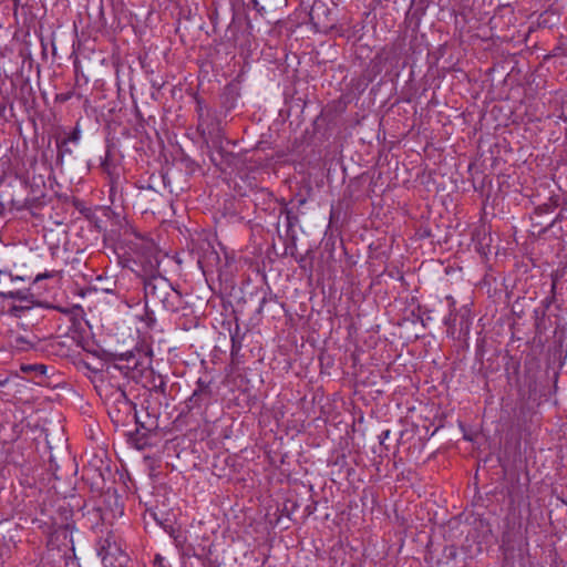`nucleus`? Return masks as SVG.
Returning a JSON list of instances; mask_svg holds the SVG:
<instances>
[{
  "mask_svg": "<svg viewBox=\"0 0 567 567\" xmlns=\"http://www.w3.org/2000/svg\"><path fill=\"white\" fill-rule=\"evenodd\" d=\"M142 269L135 270L143 280L145 308L177 312L183 308L182 293L159 274V259L153 251L140 261Z\"/></svg>",
  "mask_w": 567,
  "mask_h": 567,
  "instance_id": "f257e3e1",
  "label": "nucleus"
},
{
  "mask_svg": "<svg viewBox=\"0 0 567 567\" xmlns=\"http://www.w3.org/2000/svg\"><path fill=\"white\" fill-rule=\"evenodd\" d=\"M100 396L104 401L109 417L116 427L127 426L135 419V403L127 398L120 385L114 386L111 383L103 385Z\"/></svg>",
  "mask_w": 567,
  "mask_h": 567,
  "instance_id": "f03ea898",
  "label": "nucleus"
},
{
  "mask_svg": "<svg viewBox=\"0 0 567 567\" xmlns=\"http://www.w3.org/2000/svg\"><path fill=\"white\" fill-rule=\"evenodd\" d=\"M215 401L212 380L199 378L195 383V389L190 396L184 402V409L181 411L178 419L197 414L204 416L208 406Z\"/></svg>",
  "mask_w": 567,
  "mask_h": 567,
  "instance_id": "7ed1b4c3",
  "label": "nucleus"
},
{
  "mask_svg": "<svg viewBox=\"0 0 567 567\" xmlns=\"http://www.w3.org/2000/svg\"><path fill=\"white\" fill-rule=\"evenodd\" d=\"M97 553L103 567H127L130 558L113 534L100 540Z\"/></svg>",
  "mask_w": 567,
  "mask_h": 567,
  "instance_id": "20e7f679",
  "label": "nucleus"
},
{
  "mask_svg": "<svg viewBox=\"0 0 567 567\" xmlns=\"http://www.w3.org/2000/svg\"><path fill=\"white\" fill-rule=\"evenodd\" d=\"M118 360L124 361L127 368H131V374L128 379H136L144 369L148 368L152 363V350L147 349H135L134 351H127L118 354Z\"/></svg>",
  "mask_w": 567,
  "mask_h": 567,
  "instance_id": "39448f33",
  "label": "nucleus"
},
{
  "mask_svg": "<svg viewBox=\"0 0 567 567\" xmlns=\"http://www.w3.org/2000/svg\"><path fill=\"white\" fill-rule=\"evenodd\" d=\"M164 530L173 538L174 545L179 550L183 557H190L195 555V548L188 544L186 532L181 527H174L173 525H164L159 523Z\"/></svg>",
  "mask_w": 567,
  "mask_h": 567,
  "instance_id": "423d86ee",
  "label": "nucleus"
},
{
  "mask_svg": "<svg viewBox=\"0 0 567 567\" xmlns=\"http://www.w3.org/2000/svg\"><path fill=\"white\" fill-rule=\"evenodd\" d=\"M427 7L429 0H412L405 14V20L409 21L410 24H413L414 29H417L422 18L425 16Z\"/></svg>",
  "mask_w": 567,
  "mask_h": 567,
  "instance_id": "0eeeda50",
  "label": "nucleus"
},
{
  "mask_svg": "<svg viewBox=\"0 0 567 567\" xmlns=\"http://www.w3.org/2000/svg\"><path fill=\"white\" fill-rule=\"evenodd\" d=\"M219 264H220V257H219L218 252L216 250H214V248L212 246H208V248L204 251V254L198 258V265L205 274L208 271L213 272L214 268H216V270L219 272V277H220L221 275H220Z\"/></svg>",
  "mask_w": 567,
  "mask_h": 567,
  "instance_id": "6e6552de",
  "label": "nucleus"
},
{
  "mask_svg": "<svg viewBox=\"0 0 567 567\" xmlns=\"http://www.w3.org/2000/svg\"><path fill=\"white\" fill-rule=\"evenodd\" d=\"M20 370L21 372L25 373V374H33L32 377V380L40 384V385H43L45 384V379L48 378V370H49V367L45 365V364H42V363H22L20 365Z\"/></svg>",
  "mask_w": 567,
  "mask_h": 567,
  "instance_id": "1a4fd4ad",
  "label": "nucleus"
},
{
  "mask_svg": "<svg viewBox=\"0 0 567 567\" xmlns=\"http://www.w3.org/2000/svg\"><path fill=\"white\" fill-rule=\"evenodd\" d=\"M239 97V91L237 86L228 84L224 87L220 94V104L228 112L236 106L237 99Z\"/></svg>",
  "mask_w": 567,
  "mask_h": 567,
  "instance_id": "9d476101",
  "label": "nucleus"
},
{
  "mask_svg": "<svg viewBox=\"0 0 567 567\" xmlns=\"http://www.w3.org/2000/svg\"><path fill=\"white\" fill-rule=\"evenodd\" d=\"M55 144H56L55 166L58 168L62 169L64 162L69 161L73 156V151L69 146V144L65 143V141L60 140V137H56Z\"/></svg>",
  "mask_w": 567,
  "mask_h": 567,
  "instance_id": "9b49d317",
  "label": "nucleus"
},
{
  "mask_svg": "<svg viewBox=\"0 0 567 567\" xmlns=\"http://www.w3.org/2000/svg\"><path fill=\"white\" fill-rule=\"evenodd\" d=\"M44 205L41 197H27L22 200L17 199V196H12L11 206L17 210L40 208Z\"/></svg>",
  "mask_w": 567,
  "mask_h": 567,
  "instance_id": "f8f14e48",
  "label": "nucleus"
},
{
  "mask_svg": "<svg viewBox=\"0 0 567 567\" xmlns=\"http://www.w3.org/2000/svg\"><path fill=\"white\" fill-rule=\"evenodd\" d=\"M128 442L137 450H144L150 446V434L144 433L140 429L134 432H128Z\"/></svg>",
  "mask_w": 567,
  "mask_h": 567,
  "instance_id": "ddd939ff",
  "label": "nucleus"
},
{
  "mask_svg": "<svg viewBox=\"0 0 567 567\" xmlns=\"http://www.w3.org/2000/svg\"><path fill=\"white\" fill-rule=\"evenodd\" d=\"M560 206V196L551 195L548 200L544 204L538 205L534 209V214L540 216L543 214H548L554 212L557 207Z\"/></svg>",
  "mask_w": 567,
  "mask_h": 567,
  "instance_id": "4468645a",
  "label": "nucleus"
},
{
  "mask_svg": "<svg viewBox=\"0 0 567 567\" xmlns=\"http://www.w3.org/2000/svg\"><path fill=\"white\" fill-rule=\"evenodd\" d=\"M82 509H86L83 516L87 518L92 528L104 522L103 512L100 507L87 508L86 505H84Z\"/></svg>",
  "mask_w": 567,
  "mask_h": 567,
  "instance_id": "2eb2a0df",
  "label": "nucleus"
},
{
  "mask_svg": "<svg viewBox=\"0 0 567 567\" xmlns=\"http://www.w3.org/2000/svg\"><path fill=\"white\" fill-rule=\"evenodd\" d=\"M39 342L40 340L35 336H32V338L17 336L14 339V346L20 351H28L30 349H33L37 347Z\"/></svg>",
  "mask_w": 567,
  "mask_h": 567,
  "instance_id": "dca6fc26",
  "label": "nucleus"
},
{
  "mask_svg": "<svg viewBox=\"0 0 567 567\" xmlns=\"http://www.w3.org/2000/svg\"><path fill=\"white\" fill-rule=\"evenodd\" d=\"M114 372H118L128 379V374H131V368L126 365L124 361L118 360V354L114 355V362L109 365L107 373L114 375Z\"/></svg>",
  "mask_w": 567,
  "mask_h": 567,
  "instance_id": "f3484780",
  "label": "nucleus"
},
{
  "mask_svg": "<svg viewBox=\"0 0 567 567\" xmlns=\"http://www.w3.org/2000/svg\"><path fill=\"white\" fill-rule=\"evenodd\" d=\"M111 148H112L111 145L106 146L105 155L101 162V167H102L103 172L110 176H112L116 169V165L114 164L112 155H111Z\"/></svg>",
  "mask_w": 567,
  "mask_h": 567,
  "instance_id": "a211bd4d",
  "label": "nucleus"
},
{
  "mask_svg": "<svg viewBox=\"0 0 567 567\" xmlns=\"http://www.w3.org/2000/svg\"><path fill=\"white\" fill-rule=\"evenodd\" d=\"M136 424V429H140L144 433L151 434L153 431L157 430L158 423L154 420L140 421L137 414L135 413V419L133 421Z\"/></svg>",
  "mask_w": 567,
  "mask_h": 567,
  "instance_id": "6ab92c4d",
  "label": "nucleus"
},
{
  "mask_svg": "<svg viewBox=\"0 0 567 567\" xmlns=\"http://www.w3.org/2000/svg\"><path fill=\"white\" fill-rule=\"evenodd\" d=\"M49 471L52 472L53 476L56 480H64L68 476V471L63 470L52 455L50 456L49 460Z\"/></svg>",
  "mask_w": 567,
  "mask_h": 567,
  "instance_id": "aec40b11",
  "label": "nucleus"
},
{
  "mask_svg": "<svg viewBox=\"0 0 567 567\" xmlns=\"http://www.w3.org/2000/svg\"><path fill=\"white\" fill-rule=\"evenodd\" d=\"M166 388H167L166 381L163 379L162 375H158L156 379H153V384L151 388L152 391L165 395Z\"/></svg>",
  "mask_w": 567,
  "mask_h": 567,
  "instance_id": "412c9836",
  "label": "nucleus"
},
{
  "mask_svg": "<svg viewBox=\"0 0 567 567\" xmlns=\"http://www.w3.org/2000/svg\"><path fill=\"white\" fill-rule=\"evenodd\" d=\"M4 82H0V107H2L1 118L4 116L7 105L10 102L8 90H3Z\"/></svg>",
  "mask_w": 567,
  "mask_h": 567,
  "instance_id": "4be33fe9",
  "label": "nucleus"
},
{
  "mask_svg": "<svg viewBox=\"0 0 567 567\" xmlns=\"http://www.w3.org/2000/svg\"><path fill=\"white\" fill-rule=\"evenodd\" d=\"M52 522L49 524V523H45V525L49 526V530L53 529L55 533H61L63 534L64 538L68 537V532L69 529L72 527L70 524H61L58 526V528H55V526L58 525L56 522H54L53 519H51Z\"/></svg>",
  "mask_w": 567,
  "mask_h": 567,
  "instance_id": "5701e85b",
  "label": "nucleus"
},
{
  "mask_svg": "<svg viewBox=\"0 0 567 567\" xmlns=\"http://www.w3.org/2000/svg\"><path fill=\"white\" fill-rule=\"evenodd\" d=\"M545 317V310H534L535 328L538 332L544 328Z\"/></svg>",
  "mask_w": 567,
  "mask_h": 567,
  "instance_id": "b1692460",
  "label": "nucleus"
},
{
  "mask_svg": "<svg viewBox=\"0 0 567 567\" xmlns=\"http://www.w3.org/2000/svg\"><path fill=\"white\" fill-rule=\"evenodd\" d=\"M81 132L78 127H74L66 136L60 137V140L65 141V143L70 144H78L80 141Z\"/></svg>",
  "mask_w": 567,
  "mask_h": 567,
  "instance_id": "393cba45",
  "label": "nucleus"
},
{
  "mask_svg": "<svg viewBox=\"0 0 567 567\" xmlns=\"http://www.w3.org/2000/svg\"><path fill=\"white\" fill-rule=\"evenodd\" d=\"M282 213L286 216L287 228L291 229L298 223V216L288 208H285Z\"/></svg>",
  "mask_w": 567,
  "mask_h": 567,
  "instance_id": "a878e982",
  "label": "nucleus"
},
{
  "mask_svg": "<svg viewBox=\"0 0 567 567\" xmlns=\"http://www.w3.org/2000/svg\"><path fill=\"white\" fill-rule=\"evenodd\" d=\"M485 343H486V340L484 338L478 339L477 343H476L475 355H476V360H478L481 363L483 362V358H484V353H485Z\"/></svg>",
  "mask_w": 567,
  "mask_h": 567,
  "instance_id": "bb28decb",
  "label": "nucleus"
},
{
  "mask_svg": "<svg viewBox=\"0 0 567 567\" xmlns=\"http://www.w3.org/2000/svg\"><path fill=\"white\" fill-rule=\"evenodd\" d=\"M73 206L84 216H89L91 208L86 207L85 203L81 199L74 198Z\"/></svg>",
  "mask_w": 567,
  "mask_h": 567,
  "instance_id": "cd10ccee",
  "label": "nucleus"
},
{
  "mask_svg": "<svg viewBox=\"0 0 567 567\" xmlns=\"http://www.w3.org/2000/svg\"><path fill=\"white\" fill-rule=\"evenodd\" d=\"M74 95L73 91L62 92L55 95V102L65 103Z\"/></svg>",
  "mask_w": 567,
  "mask_h": 567,
  "instance_id": "c85d7f7f",
  "label": "nucleus"
},
{
  "mask_svg": "<svg viewBox=\"0 0 567 567\" xmlns=\"http://www.w3.org/2000/svg\"><path fill=\"white\" fill-rule=\"evenodd\" d=\"M28 292L24 290H16L8 292V297L14 300H25Z\"/></svg>",
  "mask_w": 567,
  "mask_h": 567,
  "instance_id": "c756f323",
  "label": "nucleus"
},
{
  "mask_svg": "<svg viewBox=\"0 0 567 567\" xmlns=\"http://www.w3.org/2000/svg\"><path fill=\"white\" fill-rule=\"evenodd\" d=\"M331 115V112L330 111H322L315 120L313 122V126L315 128H317L320 123H323L326 122V120Z\"/></svg>",
  "mask_w": 567,
  "mask_h": 567,
  "instance_id": "7c9ffc66",
  "label": "nucleus"
},
{
  "mask_svg": "<svg viewBox=\"0 0 567 567\" xmlns=\"http://www.w3.org/2000/svg\"><path fill=\"white\" fill-rule=\"evenodd\" d=\"M298 507L296 502L287 499L284 504V512L287 513V516L290 517V514Z\"/></svg>",
  "mask_w": 567,
  "mask_h": 567,
  "instance_id": "2f4dec72",
  "label": "nucleus"
},
{
  "mask_svg": "<svg viewBox=\"0 0 567 567\" xmlns=\"http://www.w3.org/2000/svg\"><path fill=\"white\" fill-rule=\"evenodd\" d=\"M444 555L446 558L449 559H455L456 556H457V549L454 545H451V546H446L444 548Z\"/></svg>",
  "mask_w": 567,
  "mask_h": 567,
  "instance_id": "473e14b6",
  "label": "nucleus"
},
{
  "mask_svg": "<svg viewBox=\"0 0 567 567\" xmlns=\"http://www.w3.org/2000/svg\"><path fill=\"white\" fill-rule=\"evenodd\" d=\"M317 505L318 502L312 499L311 503L305 507V516L309 517L310 515H312L317 509Z\"/></svg>",
  "mask_w": 567,
  "mask_h": 567,
  "instance_id": "72a5a7b5",
  "label": "nucleus"
},
{
  "mask_svg": "<svg viewBox=\"0 0 567 567\" xmlns=\"http://www.w3.org/2000/svg\"><path fill=\"white\" fill-rule=\"evenodd\" d=\"M143 408L146 410L148 420H156L158 419V412L155 409H151L150 405H143Z\"/></svg>",
  "mask_w": 567,
  "mask_h": 567,
  "instance_id": "f704fd0d",
  "label": "nucleus"
},
{
  "mask_svg": "<svg viewBox=\"0 0 567 567\" xmlns=\"http://www.w3.org/2000/svg\"><path fill=\"white\" fill-rule=\"evenodd\" d=\"M564 219V215L559 213L548 225L547 227L543 228L540 233H546L549 228H551L556 223L561 221Z\"/></svg>",
  "mask_w": 567,
  "mask_h": 567,
  "instance_id": "c9c22d12",
  "label": "nucleus"
},
{
  "mask_svg": "<svg viewBox=\"0 0 567 567\" xmlns=\"http://www.w3.org/2000/svg\"><path fill=\"white\" fill-rule=\"evenodd\" d=\"M154 567H171L169 565L165 564V558L157 554L154 558Z\"/></svg>",
  "mask_w": 567,
  "mask_h": 567,
  "instance_id": "e433bc0d",
  "label": "nucleus"
},
{
  "mask_svg": "<svg viewBox=\"0 0 567 567\" xmlns=\"http://www.w3.org/2000/svg\"><path fill=\"white\" fill-rule=\"evenodd\" d=\"M551 301H553V297L551 298H545L542 301V307H538L535 310H545V312H546L549 309V307L551 305Z\"/></svg>",
  "mask_w": 567,
  "mask_h": 567,
  "instance_id": "4c0bfd02",
  "label": "nucleus"
},
{
  "mask_svg": "<svg viewBox=\"0 0 567 567\" xmlns=\"http://www.w3.org/2000/svg\"><path fill=\"white\" fill-rule=\"evenodd\" d=\"M241 348L240 342H238L235 337H231V355H235Z\"/></svg>",
  "mask_w": 567,
  "mask_h": 567,
  "instance_id": "58836bf2",
  "label": "nucleus"
},
{
  "mask_svg": "<svg viewBox=\"0 0 567 567\" xmlns=\"http://www.w3.org/2000/svg\"><path fill=\"white\" fill-rule=\"evenodd\" d=\"M390 435V430H384L382 431V433L379 435V440H380V444H384V441L389 437Z\"/></svg>",
  "mask_w": 567,
  "mask_h": 567,
  "instance_id": "ea45409f",
  "label": "nucleus"
},
{
  "mask_svg": "<svg viewBox=\"0 0 567 567\" xmlns=\"http://www.w3.org/2000/svg\"><path fill=\"white\" fill-rule=\"evenodd\" d=\"M453 310H454V309H451V310H450V316H449L447 318H445V320H444V323H445L446 326H449V327H450V326H452V324H453V322L455 321V318H452V317H453Z\"/></svg>",
  "mask_w": 567,
  "mask_h": 567,
  "instance_id": "a19ab883",
  "label": "nucleus"
},
{
  "mask_svg": "<svg viewBox=\"0 0 567 567\" xmlns=\"http://www.w3.org/2000/svg\"><path fill=\"white\" fill-rule=\"evenodd\" d=\"M59 511L61 512V515H64V518L65 520L68 519V514H71V509H68L66 507L64 506H60L59 507Z\"/></svg>",
  "mask_w": 567,
  "mask_h": 567,
  "instance_id": "79ce46f5",
  "label": "nucleus"
},
{
  "mask_svg": "<svg viewBox=\"0 0 567 567\" xmlns=\"http://www.w3.org/2000/svg\"><path fill=\"white\" fill-rule=\"evenodd\" d=\"M317 9H318V7L316 4L311 8V11H310V19L311 20L315 19V14H316Z\"/></svg>",
  "mask_w": 567,
  "mask_h": 567,
  "instance_id": "37998d69",
  "label": "nucleus"
},
{
  "mask_svg": "<svg viewBox=\"0 0 567 567\" xmlns=\"http://www.w3.org/2000/svg\"><path fill=\"white\" fill-rule=\"evenodd\" d=\"M205 567H218V565L213 560H207L205 563Z\"/></svg>",
  "mask_w": 567,
  "mask_h": 567,
  "instance_id": "c03bdc74",
  "label": "nucleus"
},
{
  "mask_svg": "<svg viewBox=\"0 0 567 567\" xmlns=\"http://www.w3.org/2000/svg\"><path fill=\"white\" fill-rule=\"evenodd\" d=\"M446 300L449 301L450 307L454 308L455 301H454L453 297L449 296V297H446Z\"/></svg>",
  "mask_w": 567,
  "mask_h": 567,
  "instance_id": "a18cd8bd",
  "label": "nucleus"
},
{
  "mask_svg": "<svg viewBox=\"0 0 567 567\" xmlns=\"http://www.w3.org/2000/svg\"><path fill=\"white\" fill-rule=\"evenodd\" d=\"M82 363H83V365H84L86 369H89V370H91V371H94V372L100 371L99 369H93V368H91V365H90L87 362H84V361H83Z\"/></svg>",
  "mask_w": 567,
  "mask_h": 567,
  "instance_id": "49530a36",
  "label": "nucleus"
},
{
  "mask_svg": "<svg viewBox=\"0 0 567 567\" xmlns=\"http://www.w3.org/2000/svg\"><path fill=\"white\" fill-rule=\"evenodd\" d=\"M202 110H203V106H202V102L199 100H197V111L199 113V115H202Z\"/></svg>",
  "mask_w": 567,
  "mask_h": 567,
  "instance_id": "de8ad7c7",
  "label": "nucleus"
},
{
  "mask_svg": "<svg viewBox=\"0 0 567 567\" xmlns=\"http://www.w3.org/2000/svg\"><path fill=\"white\" fill-rule=\"evenodd\" d=\"M233 157H234V155L231 153L226 154L227 164H230V158H233Z\"/></svg>",
  "mask_w": 567,
  "mask_h": 567,
  "instance_id": "09e8293b",
  "label": "nucleus"
},
{
  "mask_svg": "<svg viewBox=\"0 0 567 567\" xmlns=\"http://www.w3.org/2000/svg\"><path fill=\"white\" fill-rule=\"evenodd\" d=\"M513 369H514V372L517 373L518 369H519V363L515 362L514 365H513Z\"/></svg>",
  "mask_w": 567,
  "mask_h": 567,
  "instance_id": "8fccbe9b",
  "label": "nucleus"
},
{
  "mask_svg": "<svg viewBox=\"0 0 567 567\" xmlns=\"http://www.w3.org/2000/svg\"><path fill=\"white\" fill-rule=\"evenodd\" d=\"M266 302H267V298H266V297H264V298L261 299V301H260V307H259V309H261V308L265 306V303H266Z\"/></svg>",
  "mask_w": 567,
  "mask_h": 567,
  "instance_id": "3c124183",
  "label": "nucleus"
},
{
  "mask_svg": "<svg viewBox=\"0 0 567 567\" xmlns=\"http://www.w3.org/2000/svg\"><path fill=\"white\" fill-rule=\"evenodd\" d=\"M217 154L223 158L225 156L224 151L220 148L218 150Z\"/></svg>",
  "mask_w": 567,
  "mask_h": 567,
  "instance_id": "603ef678",
  "label": "nucleus"
},
{
  "mask_svg": "<svg viewBox=\"0 0 567 567\" xmlns=\"http://www.w3.org/2000/svg\"><path fill=\"white\" fill-rule=\"evenodd\" d=\"M212 161H213L216 165H218V164H217V158H216L215 156H212Z\"/></svg>",
  "mask_w": 567,
  "mask_h": 567,
  "instance_id": "864d4df0",
  "label": "nucleus"
},
{
  "mask_svg": "<svg viewBox=\"0 0 567 567\" xmlns=\"http://www.w3.org/2000/svg\"><path fill=\"white\" fill-rule=\"evenodd\" d=\"M251 2L254 3V7H255V8L258 6L257 0H251Z\"/></svg>",
  "mask_w": 567,
  "mask_h": 567,
  "instance_id": "5fc2aeb1",
  "label": "nucleus"
},
{
  "mask_svg": "<svg viewBox=\"0 0 567 567\" xmlns=\"http://www.w3.org/2000/svg\"><path fill=\"white\" fill-rule=\"evenodd\" d=\"M555 288H556V284H555V281H554V282H553V285H551V291H554V290H555Z\"/></svg>",
  "mask_w": 567,
  "mask_h": 567,
  "instance_id": "6e6d98bb",
  "label": "nucleus"
}]
</instances>
